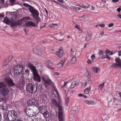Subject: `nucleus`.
Instances as JSON below:
<instances>
[{"instance_id": "obj_1", "label": "nucleus", "mask_w": 121, "mask_h": 121, "mask_svg": "<svg viewBox=\"0 0 121 121\" xmlns=\"http://www.w3.org/2000/svg\"><path fill=\"white\" fill-rule=\"evenodd\" d=\"M3 82H0V97H1L7 96L9 92L6 85L9 86H13L15 85L13 80L10 78H5Z\"/></svg>"}, {"instance_id": "obj_2", "label": "nucleus", "mask_w": 121, "mask_h": 121, "mask_svg": "<svg viewBox=\"0 0 121 121\" xmlns=\"http://www.w3.org/2000/svg\"><path fill=\"white\" fill-rule=\"evenodd\" d=\"M3 116L5 119H8L9 121H13L16 119L17 114L14 110L8 111L7 113L5 111L4 112Z\"/></svg>"}, {"instance_id": "obj_3", "label": "nucleus", "mask_w": 121, "mask_h": 121, "mask_svg": "<svg viewBox=\"0 0 121 121\" xmlns=\"http://www.w3.org/2000/svg\"><path fill=\"white\" fill-rule=\"evenodd\" d=\"M28 66L32 71L34 75V79L38 82H40L41 80V78L37 72L35 67L30 63H29Z\"/></svg>"}, {"instance_id": "obj_4", "label": "nucleus", "mask_w": 121, "mask_h": 121, "mask_svg": "<svg viewBox=\"0 0 121 121\" xmlns=\"http://www.w3.org/2000/svg\"><path fill=\"white\" fill-rule=\"evenodd\" d=\"M26 89L29 93L34 94L36 92L37 88L34 85L30 83L26 85Z\"/></svg>"}, {"instance_id": "obj_5", "label": "nucleus", "mask_w": 121, "mask_h": 121, "mask_svg": "<svg viewBox=\"0 0 121 121\" xmlns=\"http://www.w3.org/2000/svg\"><path fill=\"white\" fill-rule=\"evenodd\" d=\"M13 69L14 74L16 75H18L23 71V66L22 65H17L14 67Z\"/></svg>"}, {"instance_id": "obj_6", "label": "nucleus", "mask_w": 121, "mask_h": 121, "mask_svg": "<svg viewBox=\"0 0 121 121\" xmlns=\"http://www.w3.org/2000/svg\"><path fill=\"white\" fill-rule=\"evenodd\" d=\"M42 78L43 81L46 84L50 85L52 84V81L49 78L48 75H44L42 76Z\"/></svg>"}, {"instance_id": "obj_7", "label": "nucleus", "mask_w": 121, "mask_h": 121, "mask_svg": "<svg viewBox=\"0 0 121 121\" xmlns=\"http://www.w3.org/2000/svg\"><path fill=\"white\" fill-rule=\"evenodd\" d=\"M28 103L30 106H33L38 107L39 106V103L38 101L34 99H29L28 102Z\"/></svg>"}, {"instance_id": "obj_8", "label": "nucleus", "mask_w": 121, "mask_h": 121, "mask_svg": "<svg viewBox=\"0 0 121 121\" xmlns=\"http://www.w3.org/2000/svg\"><path fill=\"white\" fill-rule=\"evenodd\" d=\"M11 19L12 20L10 21L6 17L3 20V22L8 25L10 24L11 26H17V24L16 23V22H13V19L12 18H11Z\"/></svg>"}, {"instance_id": "obj_9", "label": "nucleus", "mask_w": 121, "mask_h": 121, "mask_svg": "<svg viewBox=\"0 0 121 121\" xmlns=\"http://www.w3.org/2000/svg\"><path fill=\"white\" fill-rule=\"evenodd\" d=\"M30 12L31 13L33 17L39 13L38 10H36L32 6H30L28 8Z\"/></svg>"}, {"instance_id": "obj_10", "label": "nucleus", "mask_w": 121, "mask_h": 121, "mask_svg": "<svg viewBox=\"0 0 121 121\" xmlns=\"http://www.w3.org/2000/svg\"><path fill=\"white\" fill-rule=\"evenodd\" d=\"M30 18L29 17H25L21 19L20 21H17L16 22L17 26H20L22 24L23 22H26V21L30 20Z\"/></svg>"}, {"instance_id": "obj_11", "label": "nucleus", "mask_w": 121, "mask_h": 121, "mask_svg": "<svg viewBox=\"0 0 121 121\" xmlns=\"http://www.w3.org/2000/svg\"><path fill=\"white\" fill-rule=\"evenodd\" d=\"M58 109V116L59 121H63V116L62 112V109L61 106H59Z\"/></svg>"}, {"instance_id": "obj_12", "label": "nucleus", "mask_w": 121, "mask_h": 121, "mask_svg": "<svg viewBox=\"0 0 121 121\" xmlns=\"http://www.w3.org/2000/svg\"><path fill=\"white\" fill-rule=\"evenodd\" d=\"M25 25L27 27L36 26L35 23L32 21L27 22L26 23Z\"/></svg>"}, {"instance_id": "obj_13", "label": "nucleus", "mask_w": 121, "mask_h": 121, "mask_svg": "<svg viewBox=\"0 0 121 121\" xmlns=\"http://www.w3.org/2000/svg\"><path fill=\"white\" fill-rule=\"evenodd\" d=\"M63 51L62 48H60L58 51L56 52V54L59 58H61L63 56Z\"/></svg>"}, {"instance_id": "obj_14", "label": "nucleus", "mask_w": 121, "mask_h": 121, "mask_svg": "<svg viewBox=\"0 0 121 121\" xmlns=\"http://www.w3.org/2000/svg\"><path fill=\"white\" fill-rule=\"evenodd\" d=\"M51 105L53 108H56L58 107V106H60L59 104H57L56 100L54 99H53L52 101Z\"/></svg>"}, {"instance_id": "obj_15", "label": "nucleus", "mask_w": 121, "mask_h": 121, "mask_svg": "<svg viewBox=\"0 0 121 121\" xmlns=\"http://www.w3.org/2000/svg\"><path fill=\"white\" fill-rule=\"evenodd\" d=\"M65 61V59L64 58L63 59L61 62L57 65V68H60L62 67L64 65Z\"/></svg>"}, {"instance_id": "obj_16", "label": "nucleus", "mask_w": 121, "mask_h": 121, "mask_svg": "<svg viewBox=\"0 0 121 121\" xmlns=\"http://www.w3.org/2000/svg\"><path fill=\"white\" fill-rule=\"evenodd\" d=\"M9 106V105L5 102H3L1 105L2 108L3 109H7Z\"/></svg>"}, {"instance_id": "obj_17", "label": "nucleus", "mask_w": 121, "mask_h": 121, "mask_svg": "<svg viewBox=\"0 0 121 121\" xmlns=\"http://www.w3.org/2000/svg\"><path fill=\"white\" fill-rule=\"evenodd\" d=\"M115 61L117 63V66L120 67H121V60L119 58L116 59Z\"/></svg>"}, {"instance_id": "obj_18", "label": "nucleus", "mask_w": 121, "mask_h": 121, "mask_svg": "<svg viewBox=\"0 0 121 121\" xmlns=\"http://www.w3.org/2000/svg\"><path fill=\"white\" fill-rule=\"evenodd\" d=\"M27 113L28 115L30 117H32L33 116V111L30 109H27L26 114Z\"/></svg>"}, {"instance_id": "obj_19", "label": "nucleus", "mask_w": 121, "mask_h": 121, "mask_svg": "<svg viewBox=\"0 0 121 121\" xmlns=\"http://www.w3.org/2000/svg\"><path fill=\"white\" fill-rule=\"evenodd\" d=\"M76 62V56H74L71 59V62L72 64H74Z\"/></svg>"}, {"instance_id": "obj_20", "label": "nucleus", "mask_w": 121, "mask_h": 121, "mask_svg": "<svg viewBox=\"0 0 121 121\" xmlns=\"http://www.w3.org/2000/svg\"><path fill=\"white\" fill-rule=\"evenodd\" d=\"M47 66H50L51 65H53V63L52 62L51 60L47 61L45 62Z\"/></svg>"}, {"instance_id": "obj_21", "label": "nucleus", "mask_w": 121, "mask_h": 121, "mask_svg": "<svg viewBox=\"0 0 121 121\" xmlns=\"http://www.w3.org/2000/svg\"><path fill=\"white\" fill-rule=\"evenodd\" d=\"M84 102L88 104H95V103L92 101L85 100L84 101Z\"/></svg>"}, {"instance_id": "obj_22", "label": "nucleus", "mask_w": 121, "mask_h": 121, "mask_svg": "<svg viewBox=\"0 0 121 121\" xmlns=\"http://www.w3.org/2000/svg\"><path fill=\"white\" fill-rule=\"evenodd\" d=\"M79 84V82H73L72 83L71 86V88H73L76 85H78Z\"/></svg>"}, {"instance_id": "obj_23", "label": "nucleus", "mask_w": 121, "mask_h": 121, "mask_svg": "<svg viewBox=\"0 0 121 121\" xmlns=\"http://www.w3.org/2000/svg\"><path fill=\"white\" fill-rule=\"evenodd\" d=\"M75 28L78 29L79 31V32L82 33V31L81 28L80 27V26L77 25H76L75 26Z\"/></svg>"}, {"instance_id": "obj_24", "label": "nucleus", "mask_w": 121, "mask_h": 121, "mask_svg": "<svg viewBox=\"0 0 121 121\" xmlns=\"http://www.w3.org/2000/svg\"><path fill=\"white\" fill-rule=\"evenodd\" d=\"M99 69L95 67H94L92 69V71L95 73H96L98 72Z\"/></svg>"}, {"instance_id": "obj_25", "label": "nucleus", "mask_w": 121, "mask_h": 121, "mask_svg": "<svg viewBox=\"0 0 121 121\" xmlns=\"http://www.w3.org/2000/svg\"><path fill=\"white\" fill-rule=\"evenodd\" d=\"M90 6V5L87 3H85L82 5V7L85 9H86L89 7Z\"/></svg>"}, {"instance_id": "obj_26", "label": "nucleus", "mask_w": 121, "mask_h": 121, "mask_svg": "<svg viewBox=\"0 0 121 121\" xmlns=\"http://www.w3.org/2000/svg\"><path fill=\"white\" fill-rule=\"evenodd\" d=\"M104 53L103 51L101 50H100L99 52L98 53V54L99 55V56L100 57H102Z\"/></svg>"}, {"instance_id": "obj_27", "label": "nucleus", "mask_w": 121, "mask_h": 121, "mask_svg": "<svg viewBox=\"0 0 121 121\" xmlns=\"http://www.w3.org/2000/svg\"><path fill=\"white\" fill-rule=\"evenodd\" d=\"M91 38V35L90 34H88L86 35V40L87 41H90Z\"/></svg>"}, {"instance_id": "obj_28", "label": "nucleus", "mask_w": 121, "mask_h": 121, "mask_svg": "<svg viewBox=\"0 0 121 121\" xmlns=\"http://www.w3.org/2000/svg\"><path fill=\"white\" fill-rule=\"evenodd\" d=\"M39 13L37 15H36L35 16L33 17L35 18L37 21H39L40 20V19L39 17Z\"/></svg>"}, {"instance_id": "obj_29", "label": "nucleus", "mask_w": 121, "mask_h": 121, "mask_svg": "<svg viewBox=\"0 0 121 121\" xmlns=\"http://www.w3.org/2000/svg\"><path fill=\"white\" fill-rule=\"evenodd\" d=\"M90 88V87H88L86 88L84 91V93L86 94H88L89 92Z\"/></svg>"}, {"instance_id": "obj_30", "label": "nucleus", "mask_w": 121, "mask_h": 121, "mask_svg": "<svg viewBox=\"0 0 121 121\" xmlns=\"http://www.w3.org/2000/svg\"><path fill=\"white\" fill-rule=\"evenodd\" d=\"M81 55L80 52L79 51H76L75 54V55L77 57H79Z\"/></svg>"}, {"instance_id": "obj_31", "label": "nucleus", "mask_w": 121, "mask_h": 121, "mask_svg": "<svg viewBox=\"0 0 121 121\" xmlns=\"http://www.w3.org/2000/svg\"><path fill=\"white\" fill-rule=\"evenodd\" d=\"M71 8L72 9H73L75 10H76L77 11L79 10L80 9L79 7H74V6H72Z\"/></svg>"}, {"instance_id": "obj_32", "label": "nucleus", "mask_w": 121, "mask_h": 121, "mask_svg": "<svg viewBox=\"0 0 121 121\" xmlns=\"http://www.w3.org/2000/svg\"><path fill=\"white\" fill-rule=\"evenodd\" d=\"M43 107L42 106H40L38 108V109L39 110L40 112H42V111L44 110Z\"/></svg>"}, {"instance_id": "obj_33", "label": "nucleus", "mask_w": 121, "mask_h": 121, "mask_svg": "<svg viewBox=\"0 0 121 121\" xmlns=\"http://www.w3.org/2000/svg\"><path fill=\"white\" fill-rule=\"evenodd\" d=\"M65 102L66 103L68 102L69 101V97L67 96V95H66L65 97Z\"/></svg>"}, {"instance_id": "obj_34", "label": "nucleus", "mask_w": 121, "mask_h": 121, "mask_svg": "<svg viewBox=\"0 0 121 121\" xmlns=\"http://www.w3.org/2000/svg\"><path fill=\"white\" fill-rule=\"evenodd\" d=\"M4 17V14H0V20H1Z\"/></svg>"}, {"instance_id": "obj_35", "label": "nucleus", "mask_w": 121, "mask_h": 121, "mask_svg": "<svg viewBox=\"0 0 121 121\" xmlns=\"http://www.w3.org/2000/svg\"><path fill=\"white\" fill-rule=\"evenodd\" d=\"M43 116L45 117H48L49 116L48 115L47 113V112H43Z\"/></svg>"}, {"instance_id": "obj_36", "label": "nucleus", "mask_w": 121, "mask_h": 121, "mask_svg": "<svg viewBox=\"0 0 121 121\" xmlns=\"http://www.w3.org/2000/svg\"><path fill=\"white\" fill-rule=\"evenodd\" d=\"M113 68H116L117 66V63L113 64L111 66Z\"/></svg>"}, {"instance_id": "obj_37", "label": "nucleus", "mask_w": 121, "mask_h": 121, "mask_svg": "<svg viewBox=\"0 0 121 121\" xmlns=\"http://www.w3.org/2000/svg\"><path fill=\"white\" fill-rule=\"evenodd\" d=\"M116 104L117 105H120V102H119V100H117L115 102Z\"/></svg>"}, {"instance_id": "obj_38", "label": "nucleus", "mask_w": 121, "mask_h": 121, "mask_svg": "<svg viewBox=\"0 0 121 121\" xmlns=\"http://www.w3.org/2000/svg\"><path fill=\"white\" fill-rule=\"evenodd\" d=\"M42 99L43 100V101H44L46 100L47 99V95H44L43 96V97Z\"/></svg>"}, {"instance_id": "obj_39", "label": "nucleus", "mask_w": 121, "mask_h": 121, "mask_svg": "<svg viewBox=\"0 0 121 121\" xmlns=\"http://www.w3.org/2000/svg\"><path fill=\"white\" fill-rule=\"evenodd\" d=\"M23 5L25 6H26V7H29V8L30 6H30L29 4H26L25 3H23Z\"/></svg>"}, {"instance_id": "obj_40", "label": "nucleus", "mask_w": 121, "mask_h": 121, "mask_svg": "<svg viewBox=\"0 0 121 121\" xmlns=\"http://www.w3.org/2000/svg\"><path fill=\"white\" fill-rule=\"evenodd\" d=\"M57 25L58 24H57L53 23L50 24V26L51 27H54V26H57Z\"/></svg>"}, {"instance_id": "obj_41", "label": "nucleus", "mask_w": 121, "mask_h": 121, "mask_svg": "<svg viewBox=\"0 0 121 121\" xmlns=\"http://www.w3.org/2000/svg\"><path fill=\"white\" fill-rule=\"evenodd\" d=\"M87 17L85 15H83L81 17V18L83 20H85L87 19Z\"/></svg>"}, {"instance_id": "obj_42", "label": "nucleus", "mask_w": 121, "mask_h": 121, "mask_svg": "<svg viewBox=\"0 0 121 121\" xmlns=\"http://www.w3.org/2000/svg\"><path fill=\"white\" fill-rule=\"evenodd\" d=\"M87 84V83L86 82H84L82 84L81 86L82 87H85Z\"/></svg>"}, {"instance_id": "obj_43", "label": "nucleus", "mask_w": 121, "mask_h": 121, "mask_svg": "<svg viewBox=\"0 0 121 121\" xmlns=\"http://www.w3.org/2000/svg\"><path fill=\"white\" fill-rule=\"evenodd\" d=\"M46 24L44 23H42L41 24L40 28H43L46 26Z\"/></svg>"}, {"instance_id": "obj_44", "label": "nucleus", "mask_w": 121, "mask_h": 121, "mask_svg": "<svg viewBox=\"0 0 121 121\" xmlns=\"http://www.w3.org/2000/svg\"><path fill=\"white\" fill-rule=\"evenodd\" d=\"M104 58H108L109 59H111V57H109L107 54H106V56Z\"/></svg>"}, {"instance_id": "obj_45", "label": "nucleus", "mask_w": 121, "mask_h": 121, "mask_svg": "<svg viewBox=\"0 0 121 121\" xmlns=\"http://www.w3.org/2000/svg\"><path fill=\"white\" fill-rule=\"evenodd\" d=\"M114 25V24L113 23H111L109 24L108 25V26L109 27H111L112 26H113Z\"/></svg>"}, {"instance_id": "obj_46", "label": "nucleus", "mask_w": 121, "mask_h": 121, "mask_svg": "<svg viewBox=\"0 0 121 121\" xmlns=\"http://www.w3.org/2000/svg\"><path fill=\"white\" fill-rule=\"evenodd\" d=\"M35 121H43L41 118H40L39 119H35Z\"/></svg>"}, {"instance_id": "obj_47", "label": "nucleus", "mask_w": 121, "mask_h": 121, "mask_svg": "<svg viewBox=\"0 0 121 121\" xmlns=\"http://www.w3.org/2000/svg\"><path fill=\"white\" fill-rule=\"evenodd\" d=\"M60 7H62V8H66V7L65 5H64L62 4H60Z\"/></svg>"}, {"instance_id": "obj_48", "label": "nucleus", "mask_w": 121, "mask_h": 121, "mask_svg": "<svg viewBox=\"0 0 121 121\" xmlns=\"http://www.w3.org/2000/svg\"><path fill=\"white\" fill-rule=\"evenodd\" d=\"M87 62L89 64H91L92 63V61L89 59H88L87 61Z\"/></svg>"}, {"instance_id": "obj_49", "label": "nucleus", "mask_w": 121, "mask_h": 121, "mask_svg": "<svg viewBox=\"0 0 121 121\" xmlns=\"http://www.w3.org/2000/svg\"><path fill=\"white\" fill-rule=\"evenodd\" d=\"M99 26L101 27H104L105 26V25L104 24H101L99 25Z\"/></svg>"}, {"instance_id": "obj_50", "label": "nucleus", "mask_w": 121, "mask_h": 121, "mask_svg": "<svg viewBox=\"0 0 121 121\" xmlns=\"http://www.w3.org/2000/svg\"><path fill=\"white\" fill-rule=\"evenodd\" d=\"M110 51L108 49L106 50L105 51V52L106 54H107L108 53L110 52Z\"/></svg>"}, {"instance_id": "obj_51", "label": "nucleus", "mask_w": 121, "mask_h": 121, "mask_svg": "<svg viewBox=\"0 0 121 121\" xmlns=\"http://www.w3.org/2000/svg\"><path fill=\"white\" fill-rule=\"evenodd\" d=\"M112 1L113 3H115L119 2V0H112Z\"/></svg>"}, {"instance_id": "obj_52", "label": "nucleus", "mask_w": 121, "mask_h": 121, "mask_svg": "<svg viewBox=\"0 0 121 121\" xmlns=\"http://www.w3.org/2000/svg\"><path fill=\"white\" fill-rule=\"evenodd\" d=\"M9 0L10 1V2L11 4H13L15 0Z\"/></svg>"}, {"instance_id": "obj_53", "label": "nucleus", "mask_w": 121, "mask_h": 121, "mask_svg": "<svg viewBox=\"0 0 121 121\" xmlns=\"http://www.w3.org/2000/svg\"><path fill=\"white\" fill-rule=\"evenodd\" d=\"M54 73L55 75H56L57 76H59L60 75L59 73L57 72H55Z\"/></svg>"}, {"instance_id": "obj_54", "label": "nucleus", "mask_w": 121, "mask_h": 121, "mask_svg": "<svg viewBox=\"0 0 121 121\" xmlns=\"http://www.w3.org/2000/svg\"><path fill=\"white\" fill-rule=\"evenodd\" d=\"M92 82V81L90 79H89L88 82V83L89 84H91Z\"/></svg>"}, {"instance_id": "obj_55", "label": "nucleus", "mask_w": 121, "mask_h": 121, "mask_svg": "<svg viewBox=\"0 0 121 121\" xmlns=\"http://www.w3.org/2000/svg\"><path fill=\"white\" fill-rule=\"evenodd\" d=\"M6 61L5 60H4V62L3 64V66H5L6 65H7L8 64V63H7L6 64Z\"/></svg>"}, {"instance_id": "obj_56", "label": "nucleus", "mask_w": 121, "mask_h": 121, "mask_svg": "<svg viewBox=\"0 0 121 121\" xmlns=\"http://www.w3.org/2000/svg\"><path fill=\"white\" fill-rule=\"evenodd\" d=\"M118 55L119 56H121V51H119L118 52Z\"/></svg>"}, {"instance_id": "obj_57", "label": "nucleus", "mask_w": 121, "mask_h": 121, "mask_svg": "<svg viewBox=\"0 0 121 121\" xmlns=\"http://www.w3.org/2000/svg\"><path fill=\"white\" fill-rule=\"evenodd\" d=\"M59 2L61 3H63L64 2V0H57Z\"/></svg>"}, {"instance_id": "obj_58", "label": "nucleus", "mask_w": 121, "mask_h": 121, "mask_svg": "<svg viewBox=\"0 0 121 121\" xmlns=\"http://www.w3.org/2000/svg\"><path fill=\"white\" fill-rule=\"evenodd\" d=\"M95 56L93 55H92L91 56V58H92V60H93L95 58Z\"/></svg>"}, {"instance_id": "obj_59", "label": "nucleus", "mask_w": 121, "mask_h": 121, "mask_svg": "<svg viewBox=\"0 0 121 121\" xmlns=\"http://www.w3.org/2000/svg\"><path fill=\"white\" fill-rule=\"evenodd\" d=\"M117 10L118 12H120L121 11V8H118L117 9Z\"/></svg>"}, {"instance_id": "obj_60", "label": "nucleus", "mask_w": 121, "mask_h": 121, "mask_svg": "<svg viewBox=\"0 0 121 121\" xmlns=\"http://www.w3.org/2000/svg\"><path fill=\"white\" fill-rule=\"evenodd\" d=\"M29 71L28 69H26V70H25V73H28Z\"/></svg>"}, {"instance_id": "obj_61", "label": "nucleus", "mask_w": 121, "mask_h": 121, "mask_svg": "<svg viewBox=\"0 0 121 121\" xmlns=\"http://www.w3.org/2000/svg\"><path fill=\"white\" fill-rule=\"evenodd\" d=\"M78 97H81L83 95L81 94H78Z\"/></svg>"}, {"instance_id": "obj_62", "label": "nucleus", "mask_w": 121, "mask_h": 121, "mask_svg": "<svg viewBox=\"0 0 121 121\" xmlns=\"http://www.w3.org/2000/svg\"><path fill=\"white\" fill-rule=\"evenodd\" d=\"M54 91L56 92V94L58 95V91L57 90L55 89L54 90Z\"/></svg>"}, {"instance_id": "obj_63", "label": "nucleus", "mask_w": 121, "mask_h": 121, "mask_svg": "<svg viewBox=\"0 0 121 121\" xmlns=\"http://www.w3.org/2000/svg\"><path fill=\"white\" fill-rule=\"evenodd\" d=\"M110 52L108 53V54L110 55H112L113 54V53L111 51H110L109 52Z\"/></svg>"}, {"instance_id": "obj_64", "label": "nucleus", "mask_w": 121, "mask_h": 121, "mask_svg": "<svg viewBox=\"0 0 121 121\" xmlns=\"http://www.w3.org/2000/svg\"><path fill=\"white\" fill-rule=\"evenodd\" d=\"M1 2L2 4H4V0H1Z\"/></svg>"}]
</instances>
